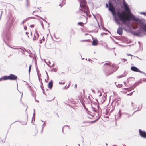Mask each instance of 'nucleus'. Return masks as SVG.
<instances>
[{
  "mask_svg": "<svg viewBox=\"0 0 146 146\" xmlns=\"http://www.w3.org/2000/svg\"><path fill=\"white\" fill-rule=\"evenodd\" d=\"M53 82L52 80H51L48 84V88L50 89H51L53 87Z\"/></svg>",
  "mask_w": 146,
  "mask_h": 146,
  "instance_id": "nucleus-16",
  "label": "nucleus"
},
{
  "mask_svg": "<svg viewBox=\"0 0 146 146\" xmlns=\"http://www.w3.org/2000/svg\"><path fill=\"white\" fill-rule=\"evenodd\" d=\"M98 118H97V119H96V120H95L93 121L92 122V123H94V122H95V121H97L98 120Z\"/></svg>",
  "mask_w": 146,
  "mask_h": 146,
  "instance_id": "nucleus-54",
  "label": "nucleus"
},
{
  "mask_svg": "<svg viewBox=\"0 0 146 146\" xmlns=\"http://www.w3.org/2000/svg\"><path fill=\"white\" fill-rule=\"evenodd\" d=\"M82 105H83L84 108V109L85 110H87V108L86 107L84 104L83 103H82Z\"/></svg>",
  "mask_w": 146,
  "mask_h": 146,
  "instance_id": "nucleus-32",
  "label": "nucleus"
},
{
  "mask_svg": "<svg viewBox=\"0 0 146 146\" xmlns=\"http://www.w3.org/2000/svg\"><path fill=\"white\" fill-rule=\"evenodd\" d=\"M36 71H37V75H38H38H39V73H38V72L39 71L38 70V69L37 68V65H36Z\"/></svg>",
  "mask_w": 146,
  "mask_h": 146,
  "instance_id": "nucleus-33",
  "label": "nucleus"
},
{
  "mask_svg": "<svg viewBox=\"0 0 146 146\" xmlns=\"http://www.w3.org/2000/svg\"><path fill=\"white\" fill-rule=\"evenodd\" d=\"M66 0H62L60 4H59V5L61 7H62L63 5L65 4V1Z\"/></svg>",
  "mask_w": 146,
  "mask_h": 146,
  "instance_id": "nucleus-17",
  "label": "nucleus"
},
{
  "mask_svg": "<svg viewBox=\"0 0 146 146\" xmlns=\"http://www.w3.org/2000/svg\"><path fill=\"white\" fill-rule=\"evenodd\" d=\"M33 111H34V113H33V118L34 117V120H35V109H33Z\"/></svg>",
  "mask_w": 146,
  "mask_h": 146,
  "instance_id": "nucleus-27",
  "label": "nucleus"
},
{
  "mask_svg": "<svg viewBox=\"0 0 146 146\" xmlns=\"http://www.w3.org/2000/svg\"><path fill=\"white\" fill-rule=\"evenodd\" d=\"M131 33L137 36L141 37L142 36V35H141L144 34V32L142 31L141 29H139L137 31V32H131Z\"/></svg>",
  "mask_w": 146,
  "mask_h": 146,
  "instance_id": "nucleus-6",
  "label": "nucleus"
},
{
  "mask_svg": "<svg viewBox=\"0 0 146 146\" xmlns=\"http://www.w3.org/2000/svg\"><path fill=\"white\" fill-rule=\"evenodd\" d=\"M38 17H39L40 19H42V20H44V19H43V18H42V17H39V16H38Z\"/></svg>",
  "mask_w": 146,
  "mask_h": 146,
  "instance_id": "nucleus-64",
  "label": "nucleus"
},
{
  "mask_svg": "<svg viewBox=\"0 0 146 146\" xmlns=\"http://www.w3.org/2000/svg\"><path fill=\"white\" fill-rule=\"evenodd\" d=\"M30 6L29 1V0H27L26 1V6L27 7Z\"/></svg>",
  "mask_w": 146,
  "mask_h": 146,
  "instance_id": "nucleus-23",
  "label": "nucleus"
},
{
  "mask_svg": "<svg viewBox=\"0 0 146 146\" xmlns=\"http://www.w3.org/2000/svg\"><path fill=\"white\" fill-rule=\"evenodd\" d=\"M7 80H16L17 77V76L13 74H11L9 76H6Z\"/></svg>",
  "mask_w": 146,
  "mask_h": 146,
  "instance_id": "nucleus-9",
  "label": "nucleus"
},
{
  "mask_svg": "<svg viewBox=\"0 0 146 146\" xmlns=\"http://www.w3.org/2000/svg\"><path fill=\"white\" fill-rule=\"evenodd\" d=\"M107 34H108L107 33H101V35H102L103 34L106 35Z\"/></svg>",
  "mask_w": 146,
  "mask_h": 146,
  "instance_id": "nucleus-45",
  "label": "nucleus"
},
{
  "mask_svg": "<svg viewBox=\"0 0 146 146\" xmlns=\"http://www.w3.org/2000/svg\"><path fill=\"white\" fill-rule=\"evenodd\" d=\"M143 81L144 82H146V79H144L143 80Z\"/></svg>",
  "mask_w": 146,
  "mask_h": 146,
  "instance_id": "nucleus-62",
  "label": "nucleus"
},
{
  "mask_svg": "<svg viewBox=\"0 0 146 146\" xmlns=\"http://www.w3.org/2000/svg\"><path fill=\"white\" fill-rule=\"evenodd\" d=\"M32 95L34 97V94L33 92H32L31 93Z\"/></svg>",
  "mask_w": 146,
  "mask_h": 146,
  "instance_id": "nucleus-55",
  "label": "nucleus"
},
{
  "mask_svg": "<svg viewBox=\"0 0 146 146\" xmlns=\"http://www.w3.org/2000/svg\"><path fill=\"white\" fill-rule=\"evenodd\" d=\"M25 52H27V53H28L29 54V52L28 50H26L25 49Z\"/></svg>",
  "mask_w": 146,
  "mask_h": 146,
  "instance_id": "nucleus-53",
  "label": "nucleus"
},
{
  "mask_svg": "<svg viewBox=\"0 0 146 146\" xmlns=\"http://www.w3.org/2000/svg\"><path fill=\"white\" fill-rule=\"evenodd\" d=\"M70 84H69L68 85V86H67V88H67V89H68V88H69V86H70Z\"/></svg>",
  "mask_w": 146,
  "mask_h": 146,
  "instance_id": "nucleus-61",
  "label": "nucleus"
},
{
  "mask_svg": "<svg viewBox=\"0 0 146 146\" xmlns=\"http://www.w3.org/2000/svg\"><path fill=\"white\" fill-rule=\"evenodd\" d=\"M59 83L60 84H64L65 82H63V83H62V82H59Z\"/></svg>",
  "mask_w": 146,
  "mask_h": 146,
  "instance_id": "nucleus-49",
  "label": "nucleus"
},
{
  "mask_svg": "<svg viewBox=\"0 0 146 146\" xmlns=\"http://www.w3.org/2000/svg\"><path fill=\"white\" fill-rule=\"evenodd\" d=\"M123 1V5L125 10L127 12H130V9L127 4L126 3L125 0H122Z\"/></svg>",
  "mask_w": 146,
  "mask_h": 146,
  "instance_id": "nucleus-8",
  "label": "nucleus"
},
{
  "mask_svg": "<svg viewBox=\"0 0 146 146\" xmlns=\"http://www.w3.org/2000/svg\"><path fill=\"white\" fill-rule=\"evenodd\" d=\"M109 4L106 3V7L108 8V10L112 13L113 16L114 17L115 21L119 25H121V23L119 21H121L125 25L129 27V22L127 21L126 19L124 17L123 11H116V9L112 3H111L110 0L108 2Z\"/></svg>",
  "mask_w": 146,
  "mask_h": 146,
  "instance_id": "nucleus-1",
  "label": "nucleus"
},
{
  "mask_svg": "<svg viewBox=\"0 0 146 146\" xmlns=\"http://www.w3.org/2000/svg\"><path fill=\"white\" fill-rule=\"evenodd\" d=\"M126 74H122L120 76H117V78H119L124 77H125L126 76Z\"/></svg>",
  "mask_w": 146,
  "mask_h": 146,
  "instance_id": "nucleus-21",
  "label": "nucleus"
},
{
  "mask_svg": "<svg viewBox=\"0 0 146 146\" xmlns=\"http://www.w3.org/2000/svg\"><path fill=\"white\" fill-rule=\"evenodd\" d=\"M68 127L69 128V126L68 125H65L63 126L64 127Z\"/></svg>",
  "mask_w": 146,
  "mask_h": 146,
  "instance_id": "nucleus-60",
  "label": "nucleus"
},
{
  "mask_svg": "<svg viewBox=\"0 0 146 146\" xmlns=\"http://www.w3.org/2000/svg\"><path fill=\"white\" fill-rule=\"evenodd\" d=\"M56 70L57 69L56 68H53L51 70V71L52 72L54 71L55 72L56 71Z\"/></svg>",
  "mask_w": 146,
  "mask_h": 146,
  "instance_id": "nucleus-35",
  "label": "nucleus"
},
{
  "mask_svg": "<svg viewBox=\"0 0 146 146\" xmlns=\"http://www.w3.org/2000/svg\"><path fill=\"white\" fill-rule=\"evenodd\" d=\"M137 83H138V85H139V83H142V82L141 80H139L137 82Z\"/></svg>",
  "mask_w": 146,
  "mask_h": 146,
  "instance_id": "nucleus-42",
  "label": "nucleus"
},
{
  "mask_svg": "<svg viewBox=\"0 0 146 146\" xmlns=\"http://www.w3.org/2000/svg\"><path fill=\"white\" fill-rule=\"evenodd\" d=\"M121 59L123 60L124 62H125L127 61V60L125 59Z\"/></svg>",
  "mask_w": 146,
  "mask_h": 146,
  "instance_id": "nucleus-44",
  "label": "nucleus"
},
{
  "mask_svg": "<svg viewBox=\"0 0 146 146\" xmlns=\"http://www.w3.org/2000/svg\"><path fill=\"white\" fill-rule=\"evenodd\" d=\"M138 83L137 82H136L135 83L133 86L131 87V88H132L133 89H134L138 85Z\"/></svg>",
  "mask_w": 146,
  "mask_h": 146,
  "instance_id": "nucleus-22",
  "label": "nucleus"
},
{
  "mask_svg": "<svg viewBox=\"0 0 146 146\" xmlns=\"http://www.w3.org/2000/svg\"><path fill=\"white\" fill-rule=\"evenodd\" d=\"M130 115H128V114H127L126 115V116H127L128 118H129V117H130Z\"/></svg>",
  "mask_w": 146,
  "mask_h": 146,
  "instance_id": "nucleus-52",
  "label": "nucleus"
},
{
  "mask_svg": "<svg viewBox=\"0 0 146 146\" xmlns=\"http://www.w3.org/2000/svg\"><path fill=\"white\" fill-rule=\"evenodd\" d=\"M102 29L103 30H105L106 31H108L110 33V31L109 30H108V29H106L105 28V27H103Z\"/></svg>",
  "mask_w": 146,
  "mask_h": 146,
  "instance_id": "nucleus-28",
  "label": "nucleus"
},
{
  "mask_svg": "<svg viewBox=\"0 0 146 146\" xmlns=\"http://www.w3.org/2000/svg\"><path fill=\"white\" fill-rule=\"evenodd\" d=\"M117 115L115 116V119L116 120H117L118 119H119V118H118V117L117 119Z\"/></svg>",
  "mask_w": 146,
  "mask_h": 146,
  "instance_id": "nucleus-56",
  "label": "nucleus"
},
{
  "mask_svg": "<svg viewBox=\"0 0 146 146\" xmlns=\"http://www.w3.org/2000/svg\"><path fill=\"white\" fill-rule=\"evenodd\" d=\"M111 63L110 62H108L104 64V65L106 66V68H108V70H106L105 73L106 76H108L117 71L118 69L117 67H115L114 64L111 65Z\"/></svg>",
  "mask_w": 146,
  "mask_h": 146,
  "instance_id": "nucleus-4",
  "label": "nucleus"
},
{
  "mask_svg": "<svg viewBox=\"0 0 146 146\" xmlns=\"http://www.w3.org/2000/svg\"><path fill=\"white\" fill-rule=\"evenodd\" d=\"M142 105H141V107H138V108L139 109V110H140L142 109Z\"/></svg>",
  "mask_w": 146,
  "mask_h": 146,
  "instance_id": "nucleus-39",
  "label": "nucleus"
},
{
  "mask_svg": "<svg viewBox=\"0 0 146 146\" xmlns=\"http://www.w3.org/2000/svg\"><path fill=\"white\" fill-rule=\"evenodd\" d=\"M67 87H66V86H65L64 88L63 89H67V88H66Z\"/></svg>",
  "mask_w": 146,
  "mask_h": 146,
  "instance_id": "nucleus-58",
  "label": "nucleus"
},
{
  "mask_svg": "<svg viewBox=\"0 0 146 146\" xmlns=\"http://www.w3.org/2000/svg\"><path fill=\"white\" fill-rule=\"evenodd\" d=\"M80 9L83 11L84 14H85L87 16L90 17L91 15L89 13V9L86 5V2L85 0H80Z\"/></svg>",
  "mask_w": 146,
  "mask_h": 146,
  "instance_id": "nucleus-5",
  "label": "nucleus"
},
{
  "mask_svg": "<svg viewBox=\"0 0 146 146\" xmlns=\"http://www.w3.org/2000/svg\"><path fill=\"white\" fill-rule=\"evenodd\" d=\"M131 69L132 71L134 72H139L140 71V70L138 68L135 66H132L131 68Z\"/></svg>",
  "mask_w": 146,
  "mask_h": 146,
  "instance_id": "nucleus-12",
  "label": "nucleus"
},
{
  "mask_svg": "<svg viewBox=\"0 0 146 146\" xmlns=\"http://www.w3.org/2000/svg\"><path fill=\"white\" fill-rule=\"evenodd\" d=\"M91 91H92V92L94 93H95V90L94 89H91Z\"/></svg>",
  "mask_w": 146,
  "mask_h": 146,
  "instance_id": "nucleus-46",
  "label": "nucleus"
},
{
  "mask_svg": "<svg viewBox=\"0 0 146 146\" xmlns=\"http://www.w3.org/2000/svg\"><path fill=\"white\" fill-rule=\"evenodd\" d=\"M38 77L39 79V80L40 82H41V88L42 90H43V91H44V89H43V87L42 86V85L43 84L42 82L41 81V80H42L40 78L39 75H38Z\"/></svg>",
  "mask_w": 146,
  "mask_h": 146,
  "instance_id": "nucleus-19",
  "label": "nucleus"
},
{
  "mask_svg": "<svg viewBox=\"0 0 146 146\" xmlns=\"http://www.w3.org/2000/svg\"><path fill=\"white\" fill-rule=\"evenodd\" d=\"M45 125H46L45 122H44V123L43 124V125H42V130H41V133H42L43 132V130L44 127L45 126Z\"/></svg>",
  "mask_w": 146,
  "mask_h": 146,
  "instance_id": "nucleus-24",
  "label": "nucleus"
},
{
  "mask_svg": "<svg viewBox=\"0 0 146 146\" xmlns=\"http://www.w3.org/2000/svg\"><path fill=\"white\" fill-rule=\"evenodd\" d=\"M21 123L22 125H25L27 124V122L26 121H25V122L22 121L21 122Z\"/></svg>",
  "mask_w": 146,
  "mask_h": 146,
  "instance_id": "nucleus-29",
  "label": "nucleus"
},
{
  "mask_svg": "<svg viewBox=\"0 0 146 146\" xmlns=\"http://www.w3.org/2000/svg\"><path fill=\"white\" fill-rule=\"evenodd\" d=\"M16 49H17V50L21 52L22 54H25L24 52L25 48H24L23 47H21L16 48Z\"/></svg>",
  "mask_w": 146,
  "mask_h": 146,
  "instance_id": "nucleus-13",
  "label": "nucleus"
},
{
  "mask_svg": "<svg viewBox=\"0 0 146 146\" xmlns=\"http://www.w3.org/2000/svg\"><path fill=\"white\" fill-rule=\"evenodd\" d=\"M139 131L141 137L144 138H146V132L145 131H143L141 129L139 130Z\"/></svg>",
  "mask_w": 146,
  "mask_h": 146,
  "instance_id": "nucleus-10",
  "label": "nucleus"
},
{
  "mask_svg": "<svg viewBox=\"0 0 146 146\" xmlns=\"http://www.w3.org/2000/svg\"><path fill=\"white\" fill-rule=\"evenodd\" d=\"M123 1V5L125 10L127 12H130V9L127 4L126 3L125 0H122Z\"/></svg>",
  "mask_w": 146,
  "mask_h": 146,
  "instance_id": "nucleus-7",
  "label": "nucleus"
},
{
  "mask_svg": "<svg viewBox=\"0 0 146 146\" xmlns=\"http://www.w3.org/2000/svg\"><path fill=\"white\" fill-rule=\"evenodd\" d=\"M98 42V41L96 39L93 40L92 42V45L94 46H96L97 45Z\"/></svg>",
  "mask_w": 146,
  "mask_h": 146,
  "instance_id": "nucleus-15",
  "label": "nucleus"
},
{
  "mask_svg": "<svg viewBox=\"0 0 146 146\" xmlns=\"http://www.w3.org/2000/svg\"><path fill=\"white\" fill-rule=\"evenodd\" d=\"M117 33L120 35H121L123 33L122 28L119 26L117 29Z\"/></svg>",
  "mask_w": 146,
  "mask_h": 146,
  "instance_id": "nucleus-11",
  "label": "nucleus"
},
{
  "mask_svg": "<svg viewBox=\"0 0 146 146\" xmlns=\"http://www.w3.org/2000/svg\"><path fill=\"white\" fill-rule=\"evenodd\" d=\"M30 17H28L26 18V19L23 20L21 23V25H23L27 21Z\"/></svg>",
  "mask_w": 146,
  "mask_h": 146,
  "instance_id": "nucleus-18",
  "label": "nucleus"
},
{
  "mask_svg": "<svg viewBox=\"0 0 146 146\" xmlns=\"http://www.w3.org/2000/svg\"><path fill=\"white\" fill-rule=\"evenodd\" d=\"M12 14L11 12H9L8 15L7 16V21L5 24V28L3 30V35L5 38H3L4 42L7 44L6 40L8 42L10 40V30L12 26L13 23V20H11Z\"/></svg>",
  "mask_w": 146,
  "mask_h": 146,
  "instance_id": "nucleus-2",
  "label": "nucleus"
},
{
  "mask_svg": "<svg viewBox=\"0 0 146 146\" xmlns=\"http://www.w3.org/2000/svg\"><path fill=\"white\" fill-rule=\"evenodd\" d=\"M15 19H14V17H13L12 19L11 18V20H13V21H14Z\"/></svg>",
  "mask_w": 146,
  "mask_h": 146,
  "instance_id": "nucleus-51",
  "label": "nucleus"
},
{
  "mask_svg": "<svg viewBox=\"0 0 146 146\" xmlns=\"http://www.w3.org/2000/svg\"><path fill=\"white\" fill-rule=\"evenodd\" d=\"M124 89L125 90L127 91H131L132 89H133L132 88H131V87L129 88H124Z\"/></svg>",
  "mask_w": 146,
  "mask_h": 146,
  "instance_id": "nucleus-25",
  "label": "nucleus"
},
{
  "mask_svg": "<svg viewBox=\"0 0 146 146\" xmlns=\"http://www.w3.org/2000/svg\"><path fill=\"white\" fill-rule=\"evenodd\" d=\"M139 72L141 73H143V74H145L146 76V73H145L143 71H141L140 70V71Z\"/></svg>",
  "mask_w": 146,
  "mask_h": 146,
  "instance_id": "nucleus-36",
  "label": "nucleus"
},
{
  "mask_svg": "<svg viewBox=\"0 0 146 146\" xmlns=\"http://www.w3.org/2000/svg\"><path fill=\"white\" fill-rule=\"evenodd\" d=\"M127 56H133V55H131V54H127Z\"/></svg>",
  "mask_w": 146,
  "mask_h": 146,
  "instance_id": "nucleus-50",
  "label": "nucleus"
},
{
  "mask_svg": "<svg viewBox=\"0 0 146 146\" xmlns=\"http://www.w3.org/2000/svg\"><path fill=\"white\" fill-rule=\"evenodd\" d=\"M3 11L2 10L0 12V20L1 19Z\"/></svg>",
  "mask_w": 146,
  "mask_h": 146,
  "instance_id": "nucleus-31",
  "label": "nucleus"
},
{
  "mask_svg": "<svg viewBox=\"0 0 146 146\" xmlns=\"http://www.w3.org/2000/svg\"><path fill=\"white\" fill-rule=\"evenodd\" d=\"M92 108L93 109V111L95 112L97 111V110H96V109L93 107H92Z\"/></svg>",
  "mask_w": 146,
  "mask_h": 146,
  "instance_id": "nucleus-37",
  "label": "nucleus"
},
{
  "mask_svg": "<svg viewBox=\"0 0 146 146\" xmlns=\"http://www.w3.org/2000/svg\"><path fill=\"white\" fill-rule=\"evenodd\" d=\"M24 29L25 30H26L27 29V28L26 26H24Z\"/></svg>",
  "mask_w": 146,
  "mask_h": 146,
  "instance_id": "nucleus-47",
  "label": "nucleus"
},
{
  "mask_svg": "<svg viewBox=\"0 0 146 146\" xmlns=\"http://www.w3.org/2000/svg\"><path fill=\"white\" fill-rule=\"evenodd\" d=\"M74 87L76 89L77 88V84H76L74 86Z\"/></svg>",
  "mask_w": 146,
  "mask_h": 146,
  "instance_id": "nucleus-57",
  "label": "nucleus"
},
{
  "mask_svg": "<svg viewBox=\"0 0 146 146\" xmlns=\"http://www.w3.org/2000/svg\"><path fill=\"white\" fill-rule=\"evenodd\" d=\"M113 1L115 3H117L118 2H119V0H113Z\"/></svg>",
  "mask_w": 146,
  "mask_h": 146,
  "instance_id": "nucleus-41",
  "label": "nucleus"
},
{
  "mask_svg": "<svg viewBox=\"0 0 146 146\" xmlns=\"http://www.w3.org/2000/svg\"><path fill=\"white\" fill-rule=\"evenodd\" d=\"M140 13L146 16V12H141Z\"/></svg>",
  "mask_w": 146,
  "mask_h": 146,
  "instance_id": "nucleus-34",
  "label": "nucleus"
},
{
  "mask_svg": "<svg viewBox=\"0 0 146 146\" xmlns=\"http://www.w3.org/2000/svg\"><path fill=\"white\" fill-rule=\"evenodd\" d=\"M39 41H40V43L41 44L42 43V41L41 40H39Z\"/></svg>",
  "mask_w": 146,
  "mask_h": 146,
  "instance_id": "nucleus-59",
  "label": "nucleus"
},
{
  "mask_svg": "<svg viewBox=\"0 0 146 146\" xmlns=\"http://www.w3.org/2000/svg\"><path fill=\"white\" fill-rule=\"evenodd\" d=\"M40 23H41V26L43 29H44V25H43V23L42 21H41L40 22Z\"/></svg>",
  "mask_w": 146,
  "mask_h": 146,
  "instance_id": "nucleus-38",
  "label": "nucleus"
},
{
  "mask_svg": "<svg viewBox=\"0 0 146 146\" xmlns=\"http://www.w3.org/2000/svg\"><path fill=\"white\" fill-rule=\"evenodd\" d=\"M118 115H119V118H120L121 117V113L120 112V111H119Z\"/></svg>",
  "mask_w": 146,
  "mask_h": 146,
  "instance_id": "nucleus-30",
  "label": "nucleus"
},
{
  "mask_svg": "<svg viewBox=\"0 0 146 146\" xmlns=\"http://www.w3.org/2000/svg\"><path fill=\"white\" fill-rule=\"evenodd\" d=\"M6 76H3V77H1L0 78V81H2V80H7V78L6 77Z\"/></svg>",
  "mask_w": 146,
  "mask_h": 146,
  "instance_id": "nucleus-20",
  "label": "nucleus"
},
{
  "mask_svg": "<svg viewBox=\"0 0 146 146\" xmlns=\"http://www.w3.org/2000/svg\"><path fill=\"white\" fill-rule=\"evenodd\" d=\"M126 19L129 22L133 21L137 22L140 25V29H142L144 32H146V24L143 23L141 19L137 18L133 14H131L130 15L128 16V19Z\"/></svg>",
  "mask_w": 146,
  "mask_h": 146,
  "instance_id": "nucleus-3",
  "label": "nucleus"
},
{
  "mask_svg": "<svg viewBox=\"0 0 146 146\" xmlns=\"http://www.w3.org/2000/svg\"><path fill=\"white\" fill-rule=\"evenodd\" d=\"M97 106V108H98V110H99L100 107L99 106H98V105Z\"/></svg>",
  "mask_w": 146,
  "mask_h": 146,
  "instance_id": "nucleus-63",
  "label": "nucleus"
},
{
  "mask_svg": "<svg viewBox=\"0 0 146 146\" xmlns=\"http://www.w3.org/2000/svg\"><path fill=\"white\" fill-rule=\"evenodd\" d=\"M31 65L29 66V73L30 72V70H31Z\"/></svg>",
  "mask_w": 146,
  "mask_h": 146,
  "instance_id": "nucleus-40",
  "label": "nucleus"
},
{
  "mask_svg": "<svg viewBox=\"0 0 146 146\" xmlns=\"http://www.w3.org/2000/svg\"><path fill=\"white\" fill-rule=\"evenodd\" d=\"M84 23L82 22H79L78 23V25L82 26H83Z\"/></svg>",
  "mask_w": 146,
  "mask_h": 146,
  "instance_id": "nucleus-26",
  "label": "nucleus"
},
{
  "mask_svg": "<svg viewBox=\"0 0 146 146\" xmlns=\"http://www.w3.org/2000/svg\"><path fill=\"white\" fill-rule=\"evenodd\" d=\"M134 92V91L132 92H131L130 93H129V94H127V95H131L132 94H133V92Z\"/></svg>",
  "mask_w": 146,
  "mask_h": 146,
  "instance_id": "nucleus-43",
  "label": "nucleus"
},
{
  "mask_svg": "<svg viewBox=\"0 0 146 146\" xmlns=\"http://www.w3.org/2000/svg\"><path fill=\"white\" fill-rule=\"evenodd\" d=\"M39 37V35L38 34L37 32L36 31L35 33L34 34V37L33 38V40H36L38 39Z\"/></svg>",
  "mask_w": 146,
  "mask_h": 146,
  "instance_id": "nucleus-14",
  "label": "nucleus"
},
{
  "mask_svg": "<svg viewBox=\"0 0 146 146\" xmlns=\"http://www.w3.org/2000/svg\"><path fill=\"white\" fill-rule=\"evenodd\" d=\"M34 26V25H30V27L31 28H33Z\"/></svg>",
  "mask_w": 146,
  "mask_h": 146,
  "instance_id": "nucleus-48",
  "label": "nucleus"
}]
</instances>
